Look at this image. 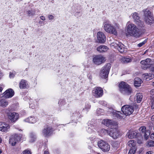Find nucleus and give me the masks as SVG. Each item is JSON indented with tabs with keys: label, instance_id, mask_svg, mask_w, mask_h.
<instances>
[{
	"label": "nucleus",
	"instance_id": "obj_53",
	"mask_svg": "<svg viewBox=\"0 0 154 154\" xmlns=\"http://www.w3.org/2000/svg\"><path fill=\"white\" fill-rule=\"evenodd\" d=\"M150 94L152 95H154V88L151 90L150 91Z\"/></svg>",
	"mask_w": 154,
	"mask_h": 154
},
{
	"label": "nucleus",
	"instance_id": "obj_8",
	"mask_svg": "<svg viewBox=\"0 0 154 154\" xmlns=\"http://www.w3.org/2000/svg\"><path fill=\"white\" fill-rule=\"evenodd\" d=\"M121 110L125 115L128 116L131 114L134 111L133 107L132 106L125 105L122 108Z\"/></svg>",
	"mask_w": 154,
	"mask_h": 154
},
{
	"label": "nucleus",
	"instance_id": "obj_49",
	"mask_svg": "<svg viewBox=\"0 0 154 154\" xmlns=\"http://www.w3.org/2000/svg\"><path fill=\"white\" fill-rule=\"evenodd\" d=\"M16 75V72H15L12 73L10 72L9 74V77L10 78H13Z\"/></svg>",
	"mask_w": 154,
	"mask_h": 154
},
{
	"label": "nucleus",
	"instance_id": "obj_12",
	"mask_svg": "<svg viewBox=\"0 0 154 154\" xmlns=\"http://www.w3.org/2000/svg\"><path fill=\"white\" fill-rule=\"evenodd\" d=\"M108 111L112 113L113 117L114 118H117L118 119H121L122 118L121 115L122 114L120 112L117 111L113 110L112 108L109 109Z\"/></svg>",
	"mask_w": 154,
	"mask_h": 154
},
{
	"label": "nucleus",
	"instance_id": "obj_31",
	"mask_svg": "<svg viewBox=\"0 0 154 154\" xmlns=\"http://www.w3.org/2000/svg\"><path fill=\"white\" fill-rule=\"evenodd\" d=\"M30 141L31 142H33L36 140V135L34 133L32 132L30 134Z\"/></svg>",
	"mask_w": 154,
	"mask_h": 154
},
{
	"label": "nucleus",
	"instance_id": "obj_52",
	"mask_svg": "<svg viewBox=\"0 0 154 154\" xmlns=\"http://www.w3.org/2000/svg\"><path fill=\"white\" fill-rule=\"evenodd\" d=\"M105 102L104 101H100L99 102V103L102 105H105Z\"/></svg>",
	"mask_w": 154,
	"mask_h": 154
},
{
	"label": "nucleus",
	"instance_id": "obj_16",
	"mask_svg": "<svg viewBox=\"0 0 154 154\" xmlns=\"http://www.w3.org/2000/svg\"><path fill=\"white\" fill-rule=\"evenodd\" d=\"M10 128L9 124L4 122H0V131L3 132H7Z\"/></svg>",
	"mask_w": 154,
	"mask_h": 154
},
{
	"label": "nucleus",
	"instance_id": "obj_63",
	"mask_svg": "<svg viewBox=\"0 0 154 154\" xmlns=\"http://www.w3.org/2000/svg\"><path fill=\"white\" fill-rule=\"evenodd\" d=\"M2 140L1 138L0 137V143H1L2 142Z\"/></svg>",
	"mask_w": 154,
	"mask_h": 154
},
{
	"label": "nucleus",
	"instance_id": "obj_14",
	"mask_svg": "<svg viewBox=\"0 0 154 154\" xmlns=\"http://www.w3.org/2000/svg\"><path fill=\"white\" fill-rule=\"evenodd\" d=\"M9 119L12 122H15L19 118V114L15 112H9L8 113Z\"/></svg>",
	"mask_w": 154,
	"mask_h": 154
},
{
	"label": "nucleus",
	"instance_id": "obj_62",
	"mask_svg": "<svg viewBox=\"0 0 154 154\" xmlns=\"http://www.w3.org/2000/svg\"><path fill=\"white\" fill-rule=\"evenodd\" d=\"M2 90H3L2 88L1 87H0V92L2 91Z\"/></svg>",
	"mask_w": 154,
	"mask_h": 154
},
{
	"label": "nucleus",
	"instance_id": "obj_28",
	"mask_svg": "<svg viewBox=\"0 0 154 154\" xmlns=\"http://www.w3.org/2000/svg\"><path fill=\"white\" fill-rule=\"evenodd\" d=\"M145 79H146L150 80L153 78L154 77L153 74H151L150 73H145L143 74Z\"/></svg>",
	"mask_w": 154,
	"mask_h": 154
},
{
	"label": "nucleus",
	"instance_id": "obj_42",
	"mask_svg": "<svg viewBox=\"0 0 154 154\" xmlns=\"http://www.w3.org/2000/svg\"><path fill=\"white\" fill-rule=\"evenodd\" d=\"M58 104L61 106L64 105L66 104L65 100L64 99L60 100L58 102Z\"/></svg>",
	"mask_w": 154,
	"mask_h": 154
},
{
	"label": "nucleus",
	"instance_id": "obj_57",
	"mask_svg": "<svg viewBox=\"0 0 154 154\" xmlns=\"http://www.w3.org/2000/svg\"><path fill=\"white\" fill-rule=\"evenodd\" d=\"M44 154H49V153L48 151L46 150L44 151Z\"/></svg>",
	"mask_w": 154,
	"mask_h": 154
},
{
	"label": "nucleus",
	"instance_id": "obj_25",
	"mask_svg": "<svg viewBox=\"0 0 154 154\" xmlns=\"http://www.w3.org/2000/svg\"><path fill=\"white\" fill-rule=\"evenodd\" d=\"M142 81L141 79L139 78H136L134 79V85L136 87H139L141 85Z\"/></svg>",
	"mask_w": 154,
	"mask_h": 154
},
{
	"label": "nucleus",
	"instance_id": "obj_5",
	"mask_svg": "<svg viewBox=\"0 0 154 154\" xmlns=\"http://www.w3.org/2000/svg\"><path fill=\"white\" fill-rule=\"evenodd\" d=\"M110 68V64L108 63L102 68L100 74L101 78L106 79L107 77Z\"/></svg>",
	"mask_w": 154,
	"mask_h": 154
},
{
	"label": "nucleus",
	"instance_id": "obj_35",
	"mask_svg": "<svg viewBox=\"0 0 154 154\" xmlns=\"http://www.w3.org/2000/svg\"><path fill=\"white\" fill-rule=\"evenodd\" d=\"M27 14L29 16H32L35 14V10L33 9L29 10L27 11Z\"/></svg>",
	"mask_w": 154,
	"mask_h": 154
},
{
	"label": "nucleus",
	"instance_id": "obj_4",
	"mask_svg": "<svg viewBox=\"0 0 154 154\" xmlns=\"http://www.w3.org/2000/svg\"><path fill=\"white\" fill-rule=\"evenodd\" d=\"M103 26V29L106 32L113 34L116 35H117L116 29L111 24L105 23H104Z\"/></svg>",
	"mask_w": 154,
	"mask_h": 154
},
{
	"label": "nucleus",
	"instance_id": "obj_11",
	"mask_svg": "<svg viewBox=\"0 0 154 154\" xmlns=\"http://www.w3.org/2000/svg\"><path fill=\"white\" fill-rule=\"evenodd\" d=\"M102 123L105 125L112 128V127L116 126L117 125V122L112 120L106 119L103 120Z\"/></svg>",
	"mask_w": 154,
	"mask_h": 154
},
{
	"label": "nucleus",
	"instance_id": "obj_23",
	"mask_svg": "<svg viewBox=\"0 0 154 154\" xmlns=\"http://www.w3.org/2000/svg\"><path fill=\"white\" fill-rule=\"evenodd\" d=\"M72 117H74L75 118L77 119L78 118H80L81 115L78 110H76L73 111L70 114Z\"/></svg>",
	"mask_w": 154,
	"mask_h": 154
},
{
	"label": "nucleus",
	"instance_id": "obj_13",
	"mask_svg": "<svg viewBox=\"0 0 154 154\" xmlns=\"http://www.w3.org/2000/svg\"><path fill=\"white\" fill-rule=\"evenodd\" d=\"M152 63L151 60L149 58H147L145 60H142L140 62L141 64L143 66V68L144 69H148L152 65Z\"/></svg>",
	"mask_w": 154,
	"mask_h": 154
},
{
	"label": "nucleus",
	"instance_id": "obj_9",
	"mask_svg": "<svg viewBox=\"0 0 154 154\" xmlns=\"http://www.w3.org/2000/svg\"><path fill=\"white\" fill-rule=\"evenodd\" d=\"M93 95L97 98L101 97L103 94L102 89L100 87H95L92 91Z\"/></svg>",
	"mask_w": 154,
	"mask_h": 154
},
{
	"label": "nucleus",
	"instance_id": "obj_26",
	"mask_svg": "<svg viewBox=\"0 0 154 154\" xmlns=\"http://www.w3.org/2000/svg\"><path fill=\"white\" fill-rule=\"evenodd\" d=\"M143 96L141 93H138L136 95L135 99L136 100L137 103H140L142 101Z\"/></svg>",
	"mask_w": 154,
	"mask_h": 154
},
{
	"label": "nucleus",
	"instance_id": "obj_10",
	"mask_svg": "<svg viewBox=\"0 0 154 154\" xmlns=\"http://www.w3.org/2000/svg\"><path fill=\"white\" fill-rule=\"evenodd\" d=\"M109 135L113 139H116L119 137L120 133L117 129L112 128L109 131Z\"/></svg>",
	"mask_w": 154,
	"mask_h": 154
},
{
	"label": "nucleus",
	"instance_id": "obj_61",
	"mask_svg": "<svg viewBox=\"0 0 154 154\" xmlns=\"http://www.w3.org/2000/svg\"><path fill=\"white\" fill-rule=\"evenodd\" d=\"M151 108L152 109L154 108V104H152L151 106Z\"/></svg>",
	"mask_w": 154,
	"mask_h": 154
},
{
	"label": "nucleus",
	"instance_id": "obj_41",
	"mask_svg": "<svg viewBox=\"0 0 154 154\" xmlns=\"http://www.w3.org/2000/svg\"><path fill=\"white\" fill-rule=\"evenodd\" d=\"M147 145L149 147L154 146V141L150 140L148 142Z\"/></svg>",
	"mask_w": 154,
	"mask_h": 154
},
{
	"label": "nucleus",
	"instance_id": "obj_7",
	"mask_svg": "<svg viewBox=\"0 0 154 154\" xmlns=\"http://www.w3.org/2000/svg\"><path fill=\"white\" fill-rule=\"evenodd\" d=\"M97 145L104 152H108L110 149L109 144L103 140H100L98 141Z\"/></svg>",
	"mask_w": 154,
	"mask_h": 154
},
{
	"label": "nucleus",
	"instance_id": "obj_46",
	"mask_svg": "<svg viewBox=\"0 0 154 154\" xmlns=\"http://www.w3.org/2000/svg\"><path fill=\"white\" fill-rule=\"evenodd\" d=\"M101 132L104 134H108L109 135V131L106 130L105 129H101Z\"/></svg>",
	"mask_w": 154,
	"mask_h": 154
},
{
	"label": "nucleus",
	"instance_id": "obj_60",
	"mask_svg": "<svg viewBox=\"0 0 154 154\" xmlns=\"http://www.w3.org/2000/svg\"><path fill=\"white\" fill-rule=\"evenodd\" d=\"M152 121H154V115L152 116L151 118Z\"/></svg>",
	"mask_w": 154,
	"mask_h": 154
},
{
	"label": "nucleus",
	"instance_id": "obj_18",
	"mask_svg": "<svg viewBox=\"0 0 154 154\" xmlns=\"http://www.w3.org/2000/svg\"><path fill=\"white\" fill-rule=\"evenodd\" d=\"M52 131V128L51 127H48L43 129L42 134L45 137H48L51 134Z\"/></svg>",
	"mask_w": 154,
	"mask_h": 154
},
{
	"label": "nucleus",
	"instance_id": "obj_50",
	"mask_svg": "<svg viewBox=\"0 0 154 154\" xmlns=\"http://www.w3.org/2000/svg\"><path fill=\"white\" fill-rule=\"evenodd\" d=\"M148 69H149V70L154 72V65L152 64Z\"/></svg>",
	"mask_w": 154,
	"mask_h": 154
},
{
	"label": "nucleus",
	"instance_id": "obj_15",
	"mask_svg": "<svg viewBox=\"0 0 154 154\" xmlns=\"http://www.w3.org/2000/svg\"><path fill=\"white\" fill-rule=\"evenodd\" d=\"M97 41L101 43H104L106 40V36L102 32H98L97 33Z\"/></svg>",
	"mask_w": 154,
	"mask_h": 154
},
{
	"label": "nucleus",
	"instance_id": "obj_58",
	"mask_svg": "<svg viewBox=\"0 0 154 154\" xmlns=\"http://www.w3.org/2000/svg\"><path fill=\"white\" fill-rule=\"evenodd\" d=\"M152 151H149L146 153V154H152Z\"/></svg>",
	"mask_w": 154,
	"mask_h": 154
},
{
	"label": "nucleus",
	"instance_id": "obj_30",
	"mask_svg": "<svg viewBox=\"0 0 154 154\" xmlns=\"http://www.w3.org/2000/svg\"><path fill=\"white\" fill-rule=\"evenodd\" d=\"M132 17L134 21L138 22L140 21V17L138 13L136 12L133 13Z\"/></svg>",
	"mask_w": 154,
	"mask_h": 154
},
{
	"label": "nucleus",
	"instance_id": "obj_22",
	"mask_svg": "<svg viewBox=\"0 0 154 154\" xmlns=\"http://www.w3.org/2000/svg\"><path fill=\"white\" fill-rule=\"evenodd\" d=\"M109 49L105 45H101L97 48V50L99 52H104L106 51Z\"/></svg>",
	"mask_w": 154,
	"mask_h": 154
},
{
	"label": "nucleus",
	"instance_id": "obj_38",
	"mask_svg": "<svg viewBox=\"0 0 154 154\" xmlns=\"http://www.w3.org/2000/svg\"><path fill=\"white\" fill-rule=\"evenodd\" d=\"M1 106L3 107H5L7 106L8 104V101L5 100H2L1 101Z\"/></svg>",
	"mask_w": 154,
	"mask_h": 154
},
{
	"label": "nucleus",
	"instance_id": "obj_17",
	"mask_svg": "<svg viewBox=\"0 0 154 154\" xmlns=\"http://www.w3.org/2000/svg\"><path fill=\"white\" fill-rule=\"evenodd\" d=\"M4 94L5 97L6 98H11L14 96V92L13 90L10 88L6 90L4 92Z\"/></svg>",
	"mask_w": 154,
	"mask_h": 154
},
{
	"label": "nucleus",
	"instance_id": "obj_19",
	"mask_svg": "<svg viewBox=\"0 0 154 154\" xmlns=\"http://www.w3.org/2000/svg\"><path fill=\"white\" fill-rule=\"evenodd\" d=\"M19 87L20 89H25L28 87V84L26 81L22 79L20 82Z\"/></svg>",
	"mask_w": 154,
	"mask_h": 154
},
{
	"label": "nucleus",
	"instance_id": "obj_47",
	"mask_svg": "<svg viewBox=\"0 0 154 154\" xmlns=\"http://www.w3.org/2000/svg\"><path fill=\"white\" fill-rule=\"evenodd\" d=\"M146 128L145 127H142L140 128V130L142 132L144 133L147 131L146 130Z\"/></svg>",
	"mask_w": 154,
	"mask_h": 154
},
{
	"label": "nucleus",
	"instance_id": "obj_27",
	"mask_svg": "<svg viewBox=\"0 0 154 154\" xmlns=\"http://www.w3.org/2000/svg\"><path fill=\"white\" fill-rule=\"evenodd\" d=\"M118 47L117 48V49L121 53H123L125 51V48L124 47V45L122 43H120Z\"/></svg>",
	"mask_w": 154,
	"mask_h": 154
},
{
	"label": "nucleus",
	"instance_id": "obj_1",
	"mask_svg": "<svg viewBox=\"0 0 154 154\" xmlns=\"http://www.w3.org/2000/svg\"><path fill=\"white\" fill-rule=\"evenodd\" d=\"M126 35H130L136 38H138L140 36L139 29L136 25L133 23H129V22L127 23Z\"/></svg>",
	"mask_w": 154,
	"mask_h": 154
},
{
	"label": "nucleus",
	"instance_id": "obj_24",
	"mask_svg": "<svg viewBox=\"0 0 154 154\" xmlns=\"http://www.w3.org/2000/svg\"><path fill=\"white\" fill-rule=\"evenodd\" d=\"M24 121L29 123H33L36 121V119L34 117H30L25 119Z\"/></svg>",
	"mask_w": 154,
	"mask_h": 154
},
{
	"label": "nucleus",
	"instance_id": "obj_29",
	"mask_svg": "<svg viewBox=\"0 0 154 154\" xmlns=\"http://www.w3.org/2000/svg\"><path fill=\"white\" fill-rule=\"evenodd\" d=\"M128 144L131 147V148H136L135 146L136 145V142L133 140H131L129 141L128 143Z\"/></svg>",
	"mask_w": 154,
	"mask_h": 154
},
{
	"label": "nucleus",
	"instance_id": "obj_54",
	"mask_svg": "<svg viewBox=\"0 0 154 154\" xmlns=\"http://www.w3.org/2000/svg\"><path fill=\"white\" fill-rule=\"evenodd\" d=\"M150 138L151 139L154 140V133H152L151 134Z\"/></svg>",
	"mask_w": 154,
	"mask_h": 154
},
{
	"label": "nucleus",
	"instance_id": "obj_51",
	"mask_svg": "<svg viewBox=\"0 0 154 154\" xmlns=\"http://www.w3.org/2000/svg\"><path fill=\"white\" fill-rule=\"evenodd\" d=\"M54 16L51 14L49 15L48 16V18L49 20H54Z\"/></svg>",
	"mask_w": 154,
	"mask_h": 154
},
{
	"label": "nucleus",
	"instance_id": "obj_2",
	"mask_svg": "<svg viewBox=\"0 0 154 154\" xmlns=\"http://www.w3.org/2000/svg\"><path fill=\"white\" fill-rule=\"evenodd\" d=\"M143 13L144 20L148 24L152 23L154 20V17L148 8L143 9L142 11Z\"/></svg>",
	"mask_w": 154,
	"mask_h": 154
},
{
	"label": "nucleus",
	"instance_id": "obj_39",
	"mask_svg": "<svg viewBox=\"0 0 154 154\" xmlns=\"http://www.w3.org/2000/svg\"><path fill=\"white\" fill-rule=\"evenodd\" d=\"M144 134V136L146 140L148 137H149V136L150 135V132L149 131H146V132L143 133Z\"/></svg>",
	"mask_w": 154,
	"mask_h": 154
},
{
	"label": "nucleus",
	"instance_id": "obj_59",
	"mask_svg": "<svg viewBox=\"0 0 154 154\" xmlns=\"http://www.w3.org/2000/svg\"><path fill=\"white\" fill-rule=\"evenodd\" d=\"M3 76V74L0 71V79L1 78V77Z\"/></svg>",
	"mask_w": 154,
	"mask_h": 154
},
{
	"label": "nucleus",
	"instance_id": "obj_64",
	"mask_svg": "<svg viewBox=\"0 0 154 154\" xmlns=\"http://www.w3.org/2000/svg\"><path fill=\"white\" fill-rule=\"evenodd\" d=\"M39 23L40 24H42L43 23V22L42 21H40Z\"/></svg>",
	"mask_w": 154,
	"mask_h": 154
},
{
	"label": "nucleus",
	"instance_id": "obj_48",
	"mask_svg": "<svg viewBox=\"0 0 154 154\" xmlns=\"http://www.w3.org/2000/svg\"><path fill=\"white\" fill-rule=\"evenodd\" d=\"M146 42V40H145L142 42L138 44L137 46L139 47H141L144 45Z\"/></svg>",
	"mask_w": 154,
	"mask_h": 154
},
{
	"label": "nucleus",
	"instance_id": "obj_37",
	"mask_svg": "<svg viewBox=\"0 0 154 154\" xmlns=\"http://www.w3.org/2000/svg\"><path fill=\"white\" fill-rule=\"evenodd\" d=\"M9 143L12 146H14L17 143V142L15 140L13 137H12L9 140Z\"/></svg>",
	"mask_w": 154,
	"mask_h": 154
},
{
	"label": "nucleus",
	"instance_id": "obj_55",
	"mask_svg": "<svg viewBox=\"0 0 154 154\" xmlns=\"http://www.w3.org/2000/svg\"><path fill=\"white\" fill-rule=\"evenodd\" d=\"M40 18L42 20H45V17L44 16H40Z\"/></svg>",
	"mask_w": 154,
	"mask_h": 154
},
{
	"label": "nucleus",
	"instance_id": "obj_3",
	"mask_svg": "<svg viewBox=\"0 0 154 154\" xmlns=\"http://www.w3.org/2000/svg\"><path fill=\"white\" fill-rule=\"evenodd\" d=\"M120 91L122 94L129 95L131 93L132 89L130 86L127 83L122 82L119 85Z\"/></svg>",
	"mask_w": 154,
	"mask_h": 154
},
{
	"label": "nucleus",
	"instance_id": "obj_33",
	"mask_svg": "<svg viewBox=\"0 0 154 154\" xmlns=\"http://www.w3.org/2000/svg\"><path fill=\"white\" fill-rule=\"evenodd\" d=\"M120 43H121V42L116 41L115 42H112L111 44V47H114L116 49H117V48H118V47Z\"/></svg>",
	"mask_w": 154,
	"mask_h": 154
},
{
	"label": "nucleus",
	"instance_id": "obj_21",
	"mask_svg": "<svg viewBox=\"0 0 154 154\" xmlns=\"http://www.w3.org/2000/svg\"><path fill=\"white\" fill-rule=\"evenodd\" d=\"M137 133L135 131H129L127 133L126 135L128 138L132 139L135 138Z\"/></svg>",
	"mask_w": 154,
	"mask_h": 154
},
{
	"label": "nucleus",
	"instance_id": "obj_32",
	"mask_svg": "<svg viewBox=\"0 0 154 154\" xmlns=\"http://www.w3.org/2000/svg\"><path fill=\"white\" fill-rule=\"evenodd\" d=\"M121 60L122 63H126L131 62V60L130 58L123 57L121 59Z\"/></svg>",
	"mask_w": 154,
	"mask_h": 154
},
{
	"label": "nucleus",
	"instance_id": "obj_43",
	"mask_svg": "<svg viewBox=\"0 0 154 154\" xmlns=\"http://www.w3.org/2000/svg\"><path fill=\"white\" fill-rule=\"evenodd\" d=\"M21 154H31V152L29 149H27L23 151Z\"/></svg>",
	"mask_w": 154,
	"mask_h": 154
},
{
	"label": "nucleus",
	"instance_id": "obj_6",
	"mask_svg": "<svg viewBox=\"0 0 154 154\" xmlns=\"http://www.w3.org/2000/svg\"><path fill=\"white\" fill-rule=\"evenodd\" d=\"M105 58L101 55H95L93 56V62L94 64L99 65L104 63L105 61Z\"/></svg>",
	"mask_w": 154,
	"mask_h": 154
},
{
	"label": "nucleus",
	"instance_id": "obj_44",
	"mask_svg": "<svg viewBox=\"0 0 154 154\" xmlns=\"http://www.w3.org/2000/svg\"><path fill=\"white\" fill-rule=\"evenodd\" d=\"M112 145L113 147H117L119 146V142L117 141L114 142L112 143Z\"/></svg>",
	"mask_w": 154,
	"mask_h": 154
},
{
	"label": "nucleus",
	"instance_id": "obj_20",
	"mask_svg": "<svg viewBox=\"0 0 154 154\" xmlns=\"http://www.w3.org/2000/svg\"><path fill=\"white\" fill-rule=\"evenodd\" d=\"M88 124L89 126L87 129L88 132L89 133H93L94 131V123L92 121H90L88 122Z\"/></svg>",
	"mask_w": 154,
	"mask_h": 154
},
{
	"label": "nucleus",
	"instance_id": "obj_45",
	"mask_svg": "<svg viewBox=\"0 0 154 154\" xmlns=\"http://www.w3.org/2000/svg\"><path fill=\"white\" fill-rule=\"evenodd\" d=\"M103 110L102 109H101L100 108H98L97 110V112L98 115L102 114L101 112H103Z\"/></svg>",
	"mask_w": 154,
	"mask_h": 154
},
{
	"label": "nucleus",
	"instance_id": "obj_36",
	"mask_svg": "<svg viewBox=\"0 0 154 154\" xmlns=\"http://www.w3.org/2000/svg\"><path fill=\"white\" fill-rule=\"evenodd\" d=\"M21 137L22 135L21 134H16L13 138L17 142L20 140Z\"/></svg>",
	"mask_w": 154,
	"mask_h": 154
},
{
	"label": "nucleus",
	"instance_id": "obj_56",
	"mask_svg": "<svg viewBox=\"0 0 154 154\" xmlns=\"http://www.w3.org/2000/svg\"><path fill=\"white\" fill-rule=\"evenodd\" d=\"M29 107L31 108L32 109H33L34 108V106L33 104L31 103L29 104Z\"/></svg>",
	"mask_w": 154,
	"mask_h": 154
},
{
	"label": "nucleus",
	"instance_id": "obj_34",
	"mask_svg": "<svg viewBox=\"0 0 154 154\" xmlns=\"http://www.w3.org/2000/svg\"><path fill=\"white\" fill-rule=\"evenodd\" d=\"M91 107V105L90 103H86L85 104V107L83 109V110L88 112Z\"/></svg>",
	"mask_w": 154,
	"mask_h": 154
},
{
	"label": "nucleus",
	"instance_id": "obj_40",
	"mask_svg": "<svg viewBox=\"0 0 154 154\" xmlns=\"http://www.w3.org/2000/svg\"><path fill=\"white\" fill-rule=\"evenodd\" d=\"M136 148H132L130 149L128 154H134L136 150Z\"/></svg>",
	"mask_w": 154,
	"mask_h": 154
}]
</instances>
